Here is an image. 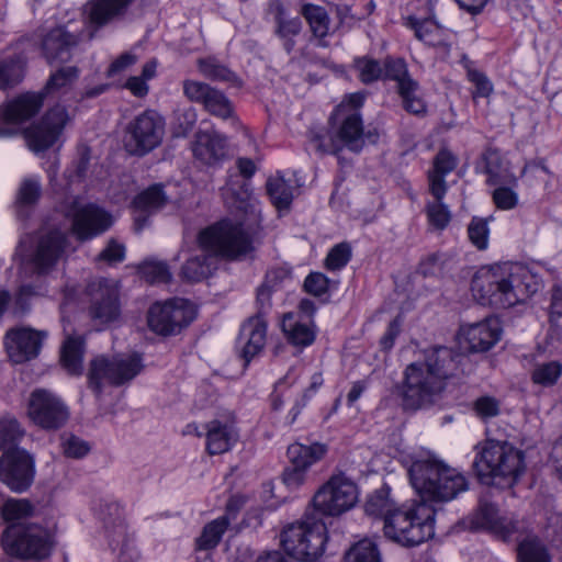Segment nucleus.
I'll use <instances>...</instances> for the list:
<instances>
[{
    "instance_id": "1",
    "label": "nucleus",
    "mask_w": 562,
    "mask_h": 562,
    "mask_svg": "<svg viewBox=\"0 0 562 562\" xmlns=\"http://www.w3.org/2000/svg\"><path fill=\"white\" fill-rule=\"evenodd\" d=\"M199 247L191 251L180 276L188 282H200L216 269L218 257L237 259L251 251V240L240 224L220 221L199 233Z\"/></svg>"
},
{
    "instance_id": "2",
    "label": "nucleus",
    "mask_w": 562,
    "mask_h": 562,
    "mask_svg": "<svg viewBox=\"0 0 562 562\" xmlns=\"http://www.w3.org/2000/svg\"><path fill=\"white\" fill-rule=\"evenodd\" d=\"M461 356L448 347H436L426 351L423 361L406 367L402 389L403 405L418 409L435 402L451 378Z\"/></svg>"
},
{
    "instance_id": "3",
    "label": "nucleus",
    "mask_w": 562,
    "mask_h": 562,
    "mask_svg": "<svg viewBox=\"0 0 562 562\" xmlns=\"http://www.w3.org/2000/svg\"><path fill=\"white\" fill-rule=\"evenodd\" d=\"M471 289L482 305L508 308L526 302L539 290V282L526 267L506 262L480 269Z\"/></svg>"
},
{
    "instance_id": "4",
    "label": "nucleus",
    "mask_w": 562,
    "mask_h": 562,
    "mask_svg": "<svg viewBox=\"0 0 562 562\" xmlns=\"http://www.w3.org/2000/svg\"><path fill=\"white\" fill-rule=\"evenodd\" d=\"M474 449L473 468L483 484L512 487L526 471L524 451L506 440L486 439Z\"/></svg>"
},
{
    "instance_id": "5",
    "label": "nucleus",
    "mask_w": 562,
    "mask_h": 562,
    "mask_svg": "<svg viewBox=\"0 0 562 562\" xmlns=\"http://www.w3.org/2000/svg\"><path fill=\"white\" fill-rule=\"evenodd\" d=\"M409 480L424 502H449L469 487L467 477L434 456L413 461Z\"/></svg>"
},
{
    "instance_id": "6",
    "label": "nucleus",
    "mask_w": 562,
    "mask_h": 562,
    "mask_svg": "<svg viewBox=\"0 0 562 562\" xmlns=\"http://www.w3.org/2000/svg\"><path fill=\"white\" fill-rule=\"evenodd\" d=\"M435 512L424 502L401 506L385 518L384 535L404 547H415L434 536Z\"/></svg>"
},
{
    "instance_id": "7",
    "label": "nucleus",
    "mask_w": 562,
    "mask_h": 562,
    "mask_svg": "<svg viewBox=\"0 0 562 562\" xmlns=\"http://www.w3.org/2000/svg\"><path fill=\"white\" fill-rule=\"evenodd\" d=\"M345 106H337L331 115L329 132L311 130L308 139L317 153L337 155L344 148L359 153L363 145V122L357 111L345 113Z\"/></svg>"
},
{
    "instance_id": "8",
    "label": "nucleus",
    "mask_w": 562,
    "mask_h": 562,
    "mask_svg": "<svg viewBox=\"0 0 562 562\" xmlns=\"http://www.w3.org/2000/svg\"><path fill=\"white\" fill-rule=\"evenodd\" d=\"M326 540V526L314 514H306L302 520L289 525L281 533V544L285 552L305 562L322 557Z\"/></svg>"
},
{
    "instance_id": "9",
    "label": "nucleus",
    "mask_w": 562,
    "mask_h": 562,
    "mask_svg": "<svg viewBox=\"0 0 562 562\" xmlns=\"http://www.w3.org/2000/svg\"><path fill=\"white\" fill-rule=\"evenodd\" d=\"M1 541L8 554L31 560L47 558L53 547L49 531L36 524H11Z\"/></svg>"
},
{
    "instance_id": "10",
    "label": "nucleus",
    "mask_w": 562,
    "mask_h": 562,
    "mask_svg": "<svg viewBox=\"0 0 562 562\" xmlns=\"http://www.w3.org/2000/svg\"><path fill=\"white\" fill-rule=\"evenodd\" d=\"M143 369V360L138 353L116 355L113 357L100 356L91 361L89 369L90 387L98 394L102 384L114 386L132 381Z\"/></svg>"
},
{
    "instance_id": "11",
    "label": "nucleus",
    "mask_w": 562,
    "mask_h": 562,
    "mask_svg": "<svg viewBox=\"0 0 562 562\" xmlns=\"http://www.w3.org/2000/svg\"><path fill=\"white\" fill-rule=\"evenodd\" d=\"M358 486L345 473H334L313 497L314 510L323 516H338L358 502Z\"/></svg>"
},
{
    "instance_id": "12",
    "label": "nucleus",
    "mask_w": 562,
    "mask_h": 562,
    "mask_svg": "<svg viewBox=\"0 0 562 562\" xmlns=\"http://www.w3.org/2000/svg\"><path fill=\"white\" fill-rule=\"evenodd\" d=\"M63 212L71 218V229L80 240L101 235L113 224L111 214L95 204H82L78 198L67 199Z\"/></svg>"
},
{
    "instance_id": "13",
    "label": "nucleus",
    "mask_w": 562,
    "mask_h": 562,
    "mask_svg": "<svg viewBox=\"0 0 562 562\" xmlns=\"http://www.w3.org/2000/svg\"><path fill=\"white\" fill-rule=\"evenodd\" d=\"M68 244L67 233L60 228H44L36 236L26 263L42 277L49 273L63 257Z\"/></svg>"
},
{
    "instance_id": "14",
    "label": "nucleus",
    "mask_w": 562,
    "mask_h": 562,
    "mask_svg": "<svg viewBox=\"0 0 562 562\" xmlns=\"http://www.w3.org/2000/svg\"><path fill=\"white\" fill-rule=\"evenodd\" d=\"M27 416L34 425L44 430H57L69 419V409L53 392L35 389L27 401Z\"/></svg>"
},
{
    "instance_id": "15",
    "label": "nucleus",
    "mask_w": 562,
    "mask_h": 562,
    "mask_svg": "<svg viewBox=\"0 0 562 562\" xmlns=\"http://www.w3.org/2000/svg\"><path fill=\"white\" fill-rule=\"evenodd\" d=\"M148 326L159 335H172L193 321L191 305L181 299L155 303L148 311Z\"/></svg>"
},
{
    "instance_id": "16",
    "label": "nucleus",
    "mask_w": 562,
    "mask_h": 562,
    "mask_svg": "<svg viewBox=\"0 0 562 562\" xmlns=\"http://www.w3.org/2000/svg\"><path fill=\"white\" fill-rule=\"evenodd\" d=\"M43 92H25L0 108V137L18 133L19 126L35 116L43 106Z\"/></svg>"
},
{
    "instance_id": "17",
    "label": "nucleus",
    "mask_w": 562,
    "mask_h": 562,
    "mask_svg": "<svg viewBox=\"0 0 562 562\" xmlns=\"http://www.w3.org/2000/svg\"><path fill=\"white\" fill-rule=\"evenodd\" d=\"M327 453V446L319 442L312 445L292 443L288 448V457L291 465L282 475L283 483L290 490H297L306 483L307 471L311 465L322 460Z\"/></svg>"
},
{
    "instance_id": "18",
    "label": "nucleus",
    "mask_w": 562,
    "mask_h": 562,
    "mask_svg": "<svg viewBox=\"0 0 562 562\" xmlns=\"http://www.w3.org/2000/svg\"><path fill=\"white\" fill-rule=\"evenodd\" d=\"M34 474V459L25 449H10L0 457V480L13 492L26 491Z\"/></svg>"
},
{
    "instance_id": "19",
    "label": "nucleus",
    "mask_w": 562,
    "mask_h": 562,
    "mask_svg": "<svg viewBox=\"0 0 562 562\" xmlns=\"http://www.w3.org/2000/svg\"><path fill=\"white\" fill-rule=\"evenodd\" d=\"M68 121L69 115L64 106L56 105L48 110L38 123L25 131L29 148L34 153L50 148L61 135Z\"/></svg>"
},
{
    "instance_id": "20",
    "label": "nucleus",
    "mask_w": 562,
    "mask_h": 562,
    "mask_svg": "<svg viewBox=\"0 0 562 562\" xmlns=\"http://www.w3.org/2000/svg\"><path fill=\"white\" fill-rule=\"evenodd\" d=\"M165 122L154 111H145L128 125L131 151L144 155L156 148L162 140Z\"/></svg>"
},
{
    "instance_id": "21",
    "label": "nucleus",
    "mask_w": 562,
    "mask_h": 562,
    "mask_svg": "<svg viewBox=\"0 0 562 562\" xmlns=\"http://www.w3.org/2000/svg\"><path fill=\"white\" fill-rule=\"evenodd\" d=\"M87 294L90 297L89 312L93 319L108 324L119 318V290L113 281L93 280L87 285Z\"/></svg>"
},
{
    "instance_id": "22",
    "label": "nucleus",
    "mask_w": 562,
    "mask_h": 562,
    "mask_svg": "<svg viewBox=\"0 0 562 562\" xmlns=\"http://www.w3.org/2000/svg\"><path fill=\"white\" fill-rule=\"evenodd\" d=\"M183 94L194 103L203 105V109L213 116L227 120L234 116V106L231 100L221 90L206 82L198 80H184Z\"/></svg>"
},
{
    "instance_id": "23",
    "label": "nucleus",
    "mask_w": 562,
    "mask_h": 562,
    "mask_svg": "<svg viewBox=\"0 0 562 562\" xmlns=\"http://www.w3.org/2000/svg\"><path fill=\"white\" fill-rule=\"evenodd\" d=\"M82 36V32L70 31L67 26L54 27L41 38L42 54L50 65L67 63L72 58Z\"/></svg>"
},
{
    "instance_id": "24",
    "label": "nucleus",
    "mask_w": 562,
    "mask_h": 562,
    "mask_svg": "<svg viewBox=\"0 0 562 562\" xmlns=\"http://www.w3.org/2000/svg\"><path fill=\"white\" fill-rule=\"evenodd\" d=\"M47 331L31 327L10 329L5 335V348L10 359L22 363L36 358L42 349Z\"/></svg>"
},
{
    "instance_id": "25",
    "label": "nucleus",
    "mask_w": 562,
    "mask_h": 562,
    "mask_svg": "<svg viewBox=\"0 0 562 562\" xmlns=\"http://www.w3.org/2000/svg\"><path fill=\"white\" fill-rule=\"evenodd\" d=\"M474 525L488 529L503 540H508L519 529V521L513 515L502 514L493 503L485 499L480 502Z\"/></svg>"
},
{
    "instance_id": "26",
    "label": "nucleus",
    "mask_w": 562,
    "mask_h": 562,
    "mask_svg": "<svg viewBox=\"0 0 562 562\" xmlns=\"http://www.w3.org/2000/svg\"><path fill=\"white\" fill-rule=\"evenodd\" d=\"M205 429V449L211 456L222 454L238 441V431L233 417L215 418L207 422Z\"/></svg>"
},
{
    "instance_id": "27",
    "label": "nucleus",
    "mask_w": 562,
    "mask_h": 562,
    "mask_svg": "<svg viewBox=\"0 0 562 562\" xmlns=\"http://www.w3.org/2000/svg\"><path fill=\"white\" fill-rule=\"evenodd\" d=\"M268 12L273 16V33L281 41L284 50L291 54L296 45L295 37L302 32V21L297 16H290L278 0L269 3Z\"/></svg>"
},
{
    "instance_id": "28",
    "label": "nucleus",
    "mask_w": 562,
    "mask_h": 562,
    "mask_svg": "<svg viewBox=\"0 0 562 562\" xmlns=\"http://www.w3.org/2000/svg\"><path fill=\"white\" fill-rule=\"evenodd\" d=\"M266 335L267 322L260 315H255L243 324L237 342L246 364L263 349Z\"/></svg>"
},
{
    "instance_id": "29",
    "label": "nucleus",
    "mask_w": 562,
    "mask_h": 562,
    "mask_svg": "<svg viewBox=\"0 0 562 562\" xmlns=\"http://www.w3.org/2000/svg\"><path fill=\"white\" fill-rule=\"evenodd\" d=\"M195 159L206 166H217L227 155L226 139L209 132H199L192 146Z\"/></svg>"
},
{
    "instance_id": "30",
    "label": "nucleus",
    "mask_w": 562,
    "mask_h": 562,
    "mask_svg": "<svg viewBox=\"0 0 562 562\" xmlns=\"http://www.w3.org/2000/svg\"><path fill=\"white\" fill-rule=\"evenodd\" d=\"M501 331L499 322L494 317L471 324L464 330L469 350L483 352L491 349L499 340Z\"/></svg>"
},
{
    "instance_id": "31",
    "label": "nucleus",
    "mask_w": 562,
    "mask_h": 562,
    "mask_svg": "<svg viewBox=\"0 0 562 562\" xmlns=\"http://www.w3.org/2000/svg\"><path fill=\"white\" fill-rule=\"evenodd\" d=\"M484 173L487 175V183L491 186L509 184L517 186V178L510 169L509 161L496 148H486L481 157Z\"/></svg>"
},
{
    "instance_id": "32",
    "label": "nucleus",
    "mask_w": 562,
    "mask_h": 562,
    "mask_svg": "<svg viewBox=\"0 0 562 562\" xmlns=\"http://www.w3.org/2000/svg\"><path fill=\"white\" fill-rule=\"evenodd\" d=\"M457 165V157L448 149H441L435 156L432 167L427 173L429 192L434 198L446 195L448 186L445 178L456 169Z\"/></svg>"
},
{
    "instance_id": "33",
    "label": "nucleus",
    "mask_w": 562,
    "mask_h": 562,
    "mask_svg": "<svg viewBox=\"0 0 562 562\" xmlns=\"http://www.w3.org/2000/svg\"><path fill=\"white\" fill-rule=\"evenodd\" d=\"M133 0H89L85 4V14L90 24L103 26L123 15Z\"/></svg>"
},
{
    "instance_id": "34",
    "label": "nucleus",
    "mask_w": 562,
    "mask_h": 562,
    "mask_svg": "<svg viewBox=\"0 0 562 562\" xmlns=\"http://www.w3.org/2000/svg\"><path fill=\"white\" fill-rule=\"evenodd\" d=\"M300 13L308 24L310 31L316 37L321 46H327L325 38L331 35L336 27L330 24V18L324 7L305 3L302 5Z\"/></svg>"
},
{
    "instance_id": "35",
    "label": "nucleus",
    "mask_w": 562,
    "mask_h": 562,
    "mask_svg": "<svg viewBox=\"0 0 562 562\" xmlns=\"http://www.w3.org/2000/svg\"><path fill=\"white\" fill-rule=\"evenodd\" d=\"M282 330L290 344L296 347H307L316 338V328L312 319H295L292 314H285L282 319Z\"/></svg>"
},
{
    "instance_id": "36",
    "label": "nucleus",
    "mask_w": 562,
    "mask_h": 562,
    "mask_svg": "<svg viewBox=\"0 0 562 562\" xmlns=\"http://www.w3.org/2000/svg\"><path fill=\"white\" fill-rule=\"evenodd\" d=\"M405 25L412 29L417 40L431 46H447V30L432 19L419 20L408 16Z\"/></svg>"
},
{
    "instance_id": "37",
    "label": "nucleus",
    "mask_w": 562,
    "mask_h": 562,
    "mask_svg": "<svg viewBox=\"0 0 562 562\" xmlns=\"http://www.w3.org/2000/svg\"><path fill=\"white\" fill-rule=\"evenodd\" d=\"M83 340L81 337L68 336L61 347L60 361L70 374L82 372Z\"/></svg>"
},
{
    "instance_id": "38",
    "label": "nucleus",
    "mask_w": 562,
    "mask_h": 562,
    "mask_svg": "<svg viewBox=\"0 0 562 562\" xmlns=\"http://www.w3.org/2000/svg\"><path fill=\"white\" fill-rule=\"evenodd\" d=\"M231 525V517L228 514H225L203 527L201 536L196 539V547L199 550H210L215 548L224 532L228 529Z\"/></svg>"
},
{
    "instance_id": "39",
    "label": "nucleus",
    "mask_w": 562,
    "mask_h": 562,
    "mask_svg": "<svg viewBox=\"0 0 562 562\" xmlns=\"http://www.w3.org/2000/svg\"><path fill=\"white\" fill-rule=\"evenodd\" d=\"M519 562H551L548 547L537 536H527L518 544Z\"/></svg>"
},
{
    "instance_id": "40",
    "label": "nucleus",
    "mask_w": 562,
    "mask_h": 562,
    "mask_svg": "<svg viewBox=\"0 0 562 562\" xmlns=\"http://www.w3.org/2000/svg\"><path fill=\"white\" fill-rule=\"evenodd\" d=\"M390 487L383 485L370 494L364 504L366 514L373 517H381L383 518V524H385L386 516L391 515L397 508L390 498Z\"/></svg>"
},
{
    "instance_id": "41",
    "label": "nucleus",
    "mask_w": 562,
    "mask_h": 562,
    "mask_svg": "<svg viewBox=\"0 0 562 562\" xmlns=\"http://www.w3.org/2000/svg\"><path fill=\"white\" fill-rule=\"evenodd\" d=\"M199 71L209 80L228 82L232 86H240L238 77L226 66L212 57L198 60Z\"/></svg>"
},
{
    "instance_id": "42",
    "label": "nucleus",
    "mask_w": 562,
    "mask_h": 562,
    "mask_svg": "<svg viewBox=\"0 0 562 562\" xmlns=\"http://www.w3.org/2000/svg\"><path fill=\"white\" fill-rule=\"evenodd\" d=\"M267 192L272 204L279 210H288L293 200V188L281 176L271 177L267 181Z\"/></svg>"
},
{
    "instance_id": "43",
    "label": "nucleus",
    "mask_w": 562,
    "mask_h": 562,
    "mask_svg": "<svg viewBox=\"0 0 562 562\" xmlns=\"http://www.w3.org/2000/svg\"><path fill=\"white\" fill-rule=\"evenodd\" d=\"M25 63L20 55L0 61V89L12 88L23 79Z\"/></svg>"
},
{
    "instance_id": "44",
    "label": "nucleus",
    "mask_w": 562,
    "mask_h": 562,
    "mask_svg": "<svg viewBox=\"0 0 562 562\" xmlns=\"http://www.w3.org/2000/svg\"><path fill=\"white\" fill-rule=\"evenodd\" d=\"M402 98L403 108L411 114L423 116L427 112V105L419 95V85L416 80H408L402 83L397 90Z\"/></svg>"
},
{
    "instance_id": "45",
    "label": "nucleus",
    "mask_w": 562,
    "mask_h": 562,
    "mask_svg": "<svg viewBox=\"0 0 562 562\" xmlns=\"http://www.w3.org/2000/svg\"><path fill=\"white\" fill-rule=\"evenodd\" d=\"M24 436L19 422L10 416L0 417V450L19 449L18 443Z\"/></svg>"
},
{
    "instance_id": "46",
    "label": "nucleus",
    "mask_w": 562,
    "mask_h": 562,
    "mask_svg": "<svg viewBox=\"0 0 562 562\" xmlns=\"http://www.w3.org/2000/svg\"><path fill=\"white\" fill-rule=\"evenodd\" d=\"M452 258L446 252H432L425 256L419 265L418 272L424 277H439L451 269Z\"/></svg>"
},
{
    "instance_id": "47",
    "label": "nucleus",
    "mask_w": 562,
    "mask_h": 562,
    "mask_svg": "<svg viewBox=\"0 0 562 562\" xmlns=\"http://www.w3.org/2000/svg\"><path fill=\"white\" fill-rule=\"evenodd\" d=\"M345 562H382V560L376 543L362 539L346 552Z\"/></svg>"
},
{
    "instance_id": "48",
    "label": "nucleus",
    "mask_w": 562,
    "mask_h": 562,
    "mask_svg": "<svg viewBox=\"0 0 562 562\" xmlns=\"http://www.w3.org/2000/svg\"><path fill=\"white\" fill-rule=\"evenodd\" d=\"M166 202L167 198L162 187L154 184L134 199V206L139 211L154 212L161 209Z\"/></svg>"
},
{
    "instance_id": "49",
    "label": "nucleus",
    "mask_w": 562,
    "mask_h": 562,
    "mask_svg": "<svg viewBox=\"0 0 562 562\" xmlns=\"http://www.w3.org/2000/svg\"><path fill=\"white\" fill-rule=\"evenodd\" d=\"M562 374V364L559 361L537 363L531 372L533 383L541 386H552Z\"/></svg>"
},
{
    "instance_id": "50",
    "label": "nucleus",
    "mask_w": 562,
    "mask_h": 562,
    "mask_svg": "<svg viewBox=\"0 0 562 562\" xmlns=\"http://www.w3.org/2000/svg\"><path fill=\"white\" fill-rule=\"evenodd\" d=\"M359 80L366 85L372 83L383 78V67L381 63L368 56L358 57L353 61Z\"/></svg>"
},
{
    "instance_id": "51",
    "label": "nucleus",
    "mask_w": 562,
    "mask_h": 562,
    "mask_svg": "<svg viewBox=\"0 0 562 562\" xmlns=\"http://www.w3.org/2000/svg\"><path fill=\"white\" fill-rule=\"evenodd\" d=\"M41 196V182L37 178H25L18 190V214L22 216V207L34 205Z\"/></svg>"
},
{
    "instance_id": "52",
    "label": "nucleus",
    "mask_w": 562,
    "mask_h": 562,
    "mask_svg": "<svg viewBox=\"0 0 562 562\" xmlns=\"http://www.w3.org/2000/svg\"><path fill=\"white\" fill-rule=\"evenodd\" d=\"M445 195L434 198L432 202L426 205V212L429 224L439 231L445 229L451 220V213L448 206L443 203Z\"/></svg>"
},
{
    "instance_id": "53",
    "label": "nucleus",
    "mask_w": 562,
    "mask_h": 562,
    "mask_svg": "<svg viewBox=\"0 0 562 562\" xmlns=\"http://www.w3.org/2000/svg\"><path fill=\"white\" fill-rule=\"evenodd\" d=\"M139 273L149 283H168L171 280V272L166 262L148 260L139 266Z\"/></svg>"
},
{
    "instance_id": "54",
    "label": "nucleus",
    "mask_w": 562,
    "mask_h": 562,
    "mask_svg": "<svg viewBox=\"0 0 562 562\" xmlns=\"http://www.w3.org/2000/svg\"><path fill=\"white\" fill-rule=\"evenodd\" d=\"M33 507L26 499H9L2 507L3 518L11 524H24L32 515Z\"/></svg>"
},
{
    "instance_id": "55",
    "label": "nucleus",
    "mask_w": 562,
    "mask_h": 562,
    "mask_svg": "<svg viewBox=\"0 0 562 562\" xmlns=\"http://www.w3.org/2000/svg\"><path fill=\"white\" fill-rule=\"evenodd\" d=\"M80 70L77 66H65L53 72L45 86L47 92L56 91L72 85L79 77Z\"/></svg>"
},
{
    "instance_id": "56",
    "label": "nucleus",
    "mask_w": 562,
    "mask_h": 562,
    "mask_svg": "<svg viewBox=\"0 0 562 562\" xmlns=\"http://www.w3.org/2000/svg\"><path fill=\"white\" fill-rule=\"evenodd\" d=\"M383 78L397 82V90L401 89L402 83L408 80H414L407 70L406 63L402 58L387 57L383 65Z\"/></svg>"
},
{
    "instance_id": "57",
    "label": "nucleus",
    "mask_w": 562,
    "mask_h": 562,
    "mask_svg": "<svg viewBox=\"0 0 562 562\" xmlns=\"http://www.w3.org/2000/svg\"><path fill=\"white\" fill-rule=\"evenodd\" d=\"M234 179L237 180V176H229L228 181L221 189L222 196L229 207L247 210V207L250 206L249 193L247 189L244 188V186L240 187V190L238 192H236L235 189L233 188Z\"/></svg>"
},
{
    "instance_id": "58",
    "label": "nucleus",
    "mask_w": 562,
    "mask_h": 562,
    "mask_svg": "<svg viewBox=\"0 0 562 562\" xmlns=\"http://www.w3.org/2000/svg\"><path fill=\"white\" fill-rule=\"evenodd\" d=\"M336 282L329 280L322 272H311L304 281L305 291L314 296H323L330 289H336Z\"/></svg>"
},
{
    "instance_id": "59",
    "label": "nucleus",
    "mask_w": 562,
    "mask_h": 562,
    "mask_svg": "<svg viewBox=\"0 0 562 562\" xmlns=\"http://www.w3.org/2000/svg\"><path fill=\"white\" fill-rule=\"evenodd\" d=\"M487 220L473 217L468 227V235L471 243L480 250L486 249L488 245Z\"/></svg>"
},
{
    "instance_id": "60",
    "label": "nucleus",
    "mask_w": 562,
    "mask_h": 562,
    "mask_svg": "<svg viewBox=\"0 0 562 562\" xmlns=\"http://www.w3.org/2000/svg\"><path fill=\"white\" fill-rule=\"evenodd\" d=\"M61 449L66 457L72 459L83 458L90 451V446L83 439L67 434L61 437Z\"/></svg>"
},
{
    "instance_id": "61",
    "label": "nucleus",
    "mask_w": 562,
    "mask_h": 562,
    "mask_svg": "<svg viewBox=\"0 0 562 562\" xmlns=\"http://www.w3.org/2000/svg\"><path fill=\"white\" fill-rule=\"evenodd\" d=\"M497 188L493 191V201L501 210H512L518 203V195L514 188L516 186L496 184Z\"/></svg>"
},
{
    "instance_id": "62",
    "label": "nucleus",
    "mask_w": 562,
    "mask_h": 562,
    "mask_svg": "<svg viewBox=\"0 0 562 562\" xmlns=\"http://www.w3.org/2000/svg\"><path fill=\"white\" fill-rule=\"evenodd\" d=\"M350 259V248L347 244H338L331 248L325 259L328 270L335 271L344 268Z\"/></svg>"
},
{
    "instance_id": "63",
    "label": "nucleus",
    "mask_w": 562,
    "mask_h": 562,
    "mask_svg": "<svg viewBox=\"0 0 562 562\" xmlns=\"http://www.w3.org/2000/svg\"><path fill=\"white\" fill-rule=\"evenodd\" d=\"M468 79L474 85L473 98H487L493 92L490 79L476 69H468Z\"/></svg>"
},
{
    "instance_id": "64",
    "label": "nucleus",
    "mask_w": 562,
    "mask_h": 562,
    "mask_svg": "<svg viewBox=\"0 0 562 562\" xmlns=\"http://www.w3.org/2000/svg\"><path fill=\"white\" fill-rule=\"evenodd\" d=\"M125 258V247L115 239H110L105 248L98 255L97 259L110 265L123 261Z\"/></svg>"
}]
</instances>
